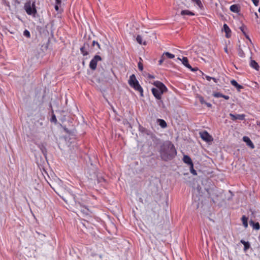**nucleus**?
<instances>
[{
    "label": "nucleus",
    "mask_w": 260,
    "mask_h": 260,
    "mask_svg": "<svg viewBox=\"0 0 260 260\" xmlns=\"http://www.w3.org/2000/svg\"><path fill=\"white\" fill-rule=\"evenodd\" d=\"M162 159L167 161L172 159L176 154V150L173 144L171 143L161 146L160 150Z\"/></svg>",
    "instance_id": "obj_1"
},
{
    "label": "nucleus",
    "mask_w": 260,
    "mask_h": 260,
    "mask_svg": "<svg viewBox=\"0 0 260 260\" xmlns=\"http://www.w3.org/2000/svg\"><path fill=\"white\" fill-rule=\"evenodd\" d=\"M154 85L156 86V88H152V93L156 99L160 100L162 94L166 92L168 89L162 82L159 81L155 82Z\"/></svg>",
    "instance_id": "obj_2"
},
{
    "label": "nucleus",
    "mask_w": 260,
    "mask_h": 260,
    "mask_svg": "<svg viewBox=\"0 0 260 260\" xmlns=\"http://www.w3.org/2000/svg\"><path fill=\"white\" fill-rule=\"evenodd\" d=\"M129 85L133 87L135 90L139 91L141 96H143V90L142 87L139 84L138 81L137 80L136 76L134 74L132 75L129 79L128 80Z\"/></svg>",
    "instance_id": "obj_3"
},
{
    "label": "nucleus",
    "mask_w": 260,
    "mask_h": 260,
    "mask_svg": "<svg viewBox=\"0 0 260 260\" xmlns=\"http://www.w3.org/2000/svg\"><path fill=\"white\" fill-rule=\"evenodd\" d=\"M24 9L28 15L34 16L37 13V10L34 3L32 4L30 2L26 3L24 5Z\"/></svg>",
    "instance_id": "obj_4"
},
{
    "label": "nucleus",
    "mask_w": 260,
    "mask_h": 260,
    "mask_svg": "<svg viewBox=\"0 0 260 260\" xmlns=\"http://www.w3.org/2000/svg\"><path fill=\"white\" fill-rule=\"evenodd\" d=\"M101 60L102 57L98 55H95L89 63V68L92 70H95L96 69L98 62Z\"/></svg>",
    "instance_id": "obj_5"
},
{
    "label": "nucleus",
    "mask_w": 260,
    "mask_h": 260,
    "mask_svg": "<svg viewBox=\"0 0 260 260\" xmlns=\"http://www.w3.org/2000/svg\"><path fill=\"white\" fill-rule=\"evenodd\" d=\"M200 134L201 138L207 142H210L213 140L212 136L206 131L201 132Z\"/></svg>",
    "instance_id": "obj_6"
},
{
    "label": "nucleus",
    "mask_w": 260,
    "mask_h": 260,
    "mask_svg": "<svg viewBox=\"0 0 260 260\" xmlns=\"http://www.w3.org/2000/svg\"><path fill=\"white\" fill-rule=\"evenodd\" d=\"M178 59L181 60L182 64L187 68L190 70L191 71H196L198 70L197 68H192L191 67V66L188 63V60L186 57H183L182 59L178 57Z\"/></svg>",
    "instance_id": "obj_7"
},
{
    "label": "nucleus",
    "mask_w": 260,
    "mask_h": 260,
    "mask_svg": "<svg viewBox=\"0 0 260 260\" xmlns=\"http://www.w3.org/2000/svg\"><path fill=\"white\" fill-rule=\"evenodd\" d=\"M222 31H224L225 33V37L226 38H230L231 37V30L229 26L224 23L223 26Z\"/></svg>",
    "instance_id": "obj_8"
},
{
    "label": "nucleus",
    "mask_w": 260,
    "mask_h": 260,
    "mask_svg": "<svg viewBox=\"0 0 260 260\" xmlns=\"http://www.w3.org/2000/svg\"><path fill=\"white\" fill-rule=\"evenodd\" d=\"M230 116L232 120H236L237 119L243 120L245 119V115L244 114H236L230 113Z\"/></svg>",
    "instance_id": "obj_9"
},
{
    "label": "nucleus",
    "mask_w": 260,
    "mask_h": 260,
    "mask_svg": "<svg viewBox=\"0 0 260 260\" xmlns=\"http://www.w3.org/2000/svg\"><path fill=\"white\" fill-rule=\"evenodd\" d=\"M243 140L246 143L247 145L250 148H254V145L249 137L247 136H244L243 137Z\"/></svg>",
    "instance_id": "obj_10"
},
{
    "label": "nucleus",
    "mask_w": 260,
    "mask_h": 260,
    "mask_svg": "<svg viewBox=\"0 0 260 260\" xmlns=\"http://www.w3.org/2000/svg\"><path fill=\"white\" fill-rule=\"evenodd\" d=\"M75 205L76 206L77 208H78L81 212L84 213H87L88 209H87L84 206H82L79 202H76Z\"/></svg>",
    "instance_id": "obj_11"
},
{
    "label": "nucleus",
    "mask_w": 260,
    "mask_h": 260,
    "mask_svg": "<svg viewBox=\"0 0 260 260\" xmlns=\"http://www.w3.org/2000/svg\"><path fill=\"white\" fill-rule=\"evenodd\" d=\"M183 160L185 164H188L190 166V168L192 169V166H193V164L192 163L191 159L189 156L184 155Z\"/></svg>",
    "instance_id": "obj_12"
},
{
    "label": "nucleus",
    "mask_w": 260,
    "mask_h": 260,
    "mask_svg": "<svg viewBox=\"0 0 260 260\" xmlns=\"http://www.w3.org/2000/svg\"><path fill=\"white\" fill-rule=\"evenodd\" d=\"M250 66L256 70V71H258L259 69V66L258 63L254 60H251L250 62Z\"/></svg>",
    "instance_id": "obj_13"
},
{
    "label": "nucleus",
    "mask_w": 260,
    "mask_h": 260,
    "mask_svg": "<svg viewBox=\"0 0 260 260\" xmlns=\"http://www.w3.org/2000/svg\"><path fill=\"white\" fill-rule=\"evenodd\" d=\"M231 84L235 87L238 90L240 91V89L243 88V86L239 84L235 80H232L231 81Z\"/></svg>",
    "instance_id": "obj_14"
},
{
    "label": "nucleus",
    "mask_w": 260,
    "mask_h": 260,
    "mask_svg": "<svg viewBox=\"0 0 260 260\" xmlns=\"http://www.w3.org/2000/svg\"><path fill=\"white\" fill-rule=\"evenodd\" d=\"M249 223L250 225L252 226L254 229L256 230H259L260 225L258 222H254L253 220H250Z\"/></svg>",
    "instance_id": "obj_15"
},
{
    "label": "nucleus",
    "mask_w": 260,
    "mask_h": 260,
    "mask_svg": "<svg viewBox=\"0 0 260 260\" xmlns=\"http://www.w3.org/2000/svg\"><path fill=\"white\" fill-rule=\"evenodd\" d=\"M157 122L162 128H166L167 126L166 122L161 119H158Z\"/></svg>",
    "instance_id": "obj_16"
},
{
    "label": "nucleus",
    "mask_w": 260,
    "mask_h": 260,
    "mask_svg": "<svg viewBox=\"0 0 260 260\" xmlns=\"http://www.w3.org/2000/svg\"><path fill=\"white\" fill-rule=\"evenodd\" d=\"M241 220L244 228H247L248 227V218L246 216L243 215L242 217Z\"/></svg>",
    "instance_id": "obj_17"
},
{
    "label": "nucleus",
    "mask_w": 260,
    "mask_h": 260,
    "mask_svg": "<svg viewBox=\"0 0 260 260\" xmlns=\"http://www.w3.org/2000/svg\"><path fill=\"white\" fill-rule=\"evenodd\" d=\"M230 10L235 13H238L239 11V9L237 5H233L230 6Z\"/></svg>",
    "instance_id": "obj_18"
},
{
    "label": "nucleus",
    "mask_w": 260,
    "mask_h": 260,
    "mask_svg": "<svg viewBox=\"0 0 260 260\" xmlns=\"http://www.w3.org/2000/svg\"><path fill=\"white\" fill-rule=\"evenodd\" d=\"M166 57L167 58L172 59L175 57V55L172 53L166 52H164L162 54V58H165Z\"/></svg>",
    "instance_id": "obj_19"
},
{
    "label": "nucleus",
    "mask_w": 260,
    "mask_h": 260,
    "mask_svg": "<svg viewBox=\"0 0 260 260\" xmlns=\"http://www.w3.org/2000/svg\"><path fill=\"white\" fill-rule=\"evenodd\" d=\"M181 14L182 15H190V16L194 15V14L193 12L189 11V10H182L181 12Z\"/></svg>",
    "instance_id": "obj_20"
},
{
    "label": "nucleus",
    "mask_w": 260,
    "mask_h": 260,
    "mask_svg": "<svg viewBox=\"0 0 260 260\" xmlns=\"http://www.w3.org/2000/svg\"><path fill=\"white\" fill-rule=\"evenodd\" d=\"M239 28L241 30V31L243 32L244 35L246 37V38L249 39L248 36L247 35L246 32V31L247 30L246 27L245 25H243L241 26H240Z\"/></svg>",
    "instance_id": "obj_21"
},
{
    "label": "nucleus",
    "mask_w": 260,
    "mask_h": 260,
    "mask_svg": "<svg viewBox=\"0 0 260 260\" xmlns=\"http://www.w3.org/2000/svg\"><path fill=\"white\" fill-rule=\"evenodd\" d=\"M241 242L244 245V250H246L247 249H248L250 247V244L249 243H248V242H246L243 240H242L241 241Z\"/></svg>",
    "instance_id": "obj_22"
},
{
    "label": "nucleus",
    "mask_w": 260,
    "mask_h": 260,
    "mask_svg": "<svg viewBox=\"0 0 260 260\" xmlns=\"http://www.w3.org/2000/svg\"><path fill=\"white\" fill-rule=\"evenodd\" d=\"M80 51L83 56H86L88 54V52L86 51L85 49V45H84V46L80 48Z\"/></svg>",
    "instance_id": "obj_23"
},
{
    "label": "nucleus",
    "mask_w": 260,
    "mask_h": 260,
    "mask_svg": "<svg viewBox=\"0 0 260 260\" xmlns=\"http://www.w3.org/2000/svg\"><path fill=\"white\" fill-rule=\"evenodd\" d=\"M23 35L27 38H30V34L29 31L27 29H25L23 31Z\"/></svg>",
    "instance_id": "obj_24"
},
{
    "label": "nucleus",
    "mask_w": 260,
    "mask_h": 260,
    "mask_svg": "<svg viewBox=\"0 0 260 260\" xmlns=\"http://www.w3.org/2000/svg\"><path fill=\"white\" fill-rule=\"evenodd\" d=\"M136 40L140 44H142V37L140 35H138L136 38Z\"/></svg>",
    "instance_id": "obj_25"
},
{
    "label": "nucleus",
    "mask_w": 260,
    "mask_h": 260,
    "mask_svg": "<svg viewBox=\"0 0 260 260\" xmlns=\"http://www.w3.org/2000/svg\"><path fill=\"white\" fill-rule=\"evenodd\" d=\"M95 45L97 46L98 49H101V46L100 44L95 41H93L92 42V46H94Z\"/></svg>",
    "instance_id": "obj_26"
},
{
    "label": "nucleus",
    "mask_w": 260,
    "mask_h": 260,
    "mask_svg": "<svg viewBox=\"0 0 260 260\" xmlns=\"http://www.w3.org/2000/svg\"><path fill=\"white\" fill-rule=\"evenodd\" d=\"M192 2L196 3V4L199 7H202V4L200 0H191Z\"/></svg>",
    "instance_id": "obj_27"
},
{
    "label": "nucleus",
    "mask_w": 260,
    "mask_h": 260,
    "mask_svg": "<svg viewBox=\"0 0 260 260\" xmlns=\"http://www.w3.org/2000/svg\"><path fill=\"white\" fill-rule=\"evenodd\" d=\"M223 94L220 92H216L213 94V96L215 98H222Z\"/></svg>",
    "instance_id": "obj_28"
},
{
    "label": "nucleus",
    "mask_w": 260,
    "mask_h": 260,
    "mask_svg": "<svg viewBox=\"0 0 260 260\" xmlns=\"http://www.w3.org/2000/svg\"><path fill=\"white\" fill-rule=\"evenodd\" d=\"M138 66L139 70L142 71L143 70V63L141 61L138 62Z\"/></svg>",
    "instance_id": "obj_29"
},
{
    "label": "nucleus",
    "mask_w": 260,
    "mask_h": 260,
    "mask_svg": "<svg viewBox=\"0 0 260 260\" xmlns=\"http://www.w3.org/2000/svg\"><path fill=\"white\" fill-rule=\"evenodd\" d=\"M199 99L200 102L202 104H205V103H206V102L204 100V98L202 96H199Z\"/></svg>",
    "instance_id": "obj_30"
},
{
    "label": "nucleus",
    "mask_w": 260,
    "mask_h": 260,
    "mask_svg": "<svg viewBox=\"0 0 260 260\" xmlns=\"http://www.w3.org/2000/svg\"><path fill=\"white\" fill-rule=\"evenodd\" d=\"M190 172L191 173L193 174V175H197V172L196 171V170H194L193 169V166H192V169H191V168H190Z\"/></svg>",
    "instance_id": "obj_31"
},
{
    "label": "nucleus",
    "mask_w": 260,
    "mask_h": 260,
    "mask_svg": "<svg viewBox=\"0 0 260 260\" xmlns=\"http://www.w3.org/2000/svg\"><path fill=\"white\" fill-rule=\"evenodd\" d=\"M252 1L255 6H258L259 0H252Z\"/></svg>",
    "instance_id": "obj_32"
},
{
    "label": "nucleus",
    "mask_w": 260,
    "mask_h": 260,
    "mask_svg": "<svg viewBox=\"0 0 260 260\" xmlns=\"http://www.w3.org/2000/svg\"><path fill=\"white\" fill-rule=\"evenodd\" d=\"M239 55L241 57H244V53L242 51H241L239 52Z\"/></svg>",
    "instance_id": "obj_33"
},
{
    "label": "nucleus",
    "mask_w": 260,
    "mask_h": 260,
    "mask_svg": "<svg viewBox=\"0 0 260 260\" xmlns=\"http://www.w3.org/2000/svg\"><path fill=\"white\" fill-rule=\"evenodd\" d=\"M61 2L60 0H55V5L61 6Z\"/></svg>",
    "instance_id": "obj_34"
},
{
    "label": "nucleus",
    "mask_w": 260,
    "mask_h": 260,
    "mask_svg": "<svg viewBox=\"0 0 260 260\" xmlns=\"http://www.w3.org/2000/svg\"><path fill=\"white\" fill-rule=\"evenodd\" d=\"M205 78H206V79L208 81H211V80H212V77H210V76H208V75H206V76H205Z\"/></svg>",
    "instance_id": "obj_35"
},
{
    "label": "nucleus",
    "mask_w": 260,
    "mask_h": 260,
    "mask_svg": "<svg viewBox=\"0 0 260 260\" xmlns=\"http://www.w3.org/2000/svg\"><path fill=\"white\" fill-rule=\"evenodd\" d=\"M165 59V58H162V56L161 59L158 61L159 64H161Z\"/></svg>",
    "instance_id": "obj_36"
},
{
    "label": "nucleus",
    "mask_w": 260,
    "mask_h": 260,
    "mask_svg": "<svg viewBox=\"0 0 260 260\" xmlns=\"http://www.w3.org/2000/svg\"><path fill=\"white\" fill-rule=\"evenodd\" d=\"M222 98H224V99L228 100L230 99V96H228V95H224L223 94L222 95Z\"/></svg>",
    "instance_id": "obj_37"
},
{
    "label": "nucleus",
    "mask_w": 260,
    "mask_h": 260,
    "mask_svg": "<svg viewBox=\"0 0 260 260\" xmlns=\"http://www.w3.org/2000/svg\"><path fill=\"white\" fill-rule=\"evenodd\" d=\"M205 104L209 108H211L212 107V104L206 102Z\"/></svg>",
    "instance_id": "obj_38"
},
{
    "label": "nucleus",
    "mask_w": 260,
    "mask_h": 260,
    "mask_svg": "<svg viewBox=\"0 0 260 260\" xmlns=\"http://www.w3.org/2000/svg\"><path fill=\"white\" fill-rule=\"evenodd\" d=\"M59 7H60V6H59V5H55V10L57 11H59Z\"/></svg>",
    "instance_id": "obj_39"
},
{
    "label": "nucleus",
    "mask_w": 260,
    "mask_h": 260,
    "mask_svg": "<svg viewBox=\"0 0 260 260\" xmlns=\"http://www.w3.org/2000/svg\"><path fill=\"white\" fill-rule=\"evenodd\" d=\"M212 80H213V81L215 83H217V82H218V79H216V78H213V77H212Z\"/></svg>",
    "instance_id": "obj_40"
},
{
    "label": "nucleus",
    "mask_w": 260,
    "mask_h": 260,
    "mask_svg": "<svg viewBox=\"0 0 260 260\" xmlns=\"http://www.w3.org/2000/svg\"><path fill=\"white\" fill-rule=\"evenodd\" d=\"M148 78H150V79H153L154 78V77L153 75H148Z\"/></svg>",
    "instance_id": "obj_41"
},
{
    "label": "nucleus",
    "mask_w": 260,
    "mask_h": 260,
    "mask_svg": "<svg viewBox=\"0 0 260 260\" xmlns=\"http://www.w3.org/2000/svg\"><path fill=\"white\" fill-rule=\"evenodd\" d=\"M52 120H55V121H56V120H57L55 116H53L52 117Z\"/></svg>",
    "instance_id": "obj_42"
},
{
    "label": "nucleus",
    "mask_w": 260,
    "mask_h": 260,
    "mask_svg": "<svg viewBox=\"0 0 260 260\" xmlns=\"http://www.w3.org/2000/svg\"><path fill=\"white\" fill-rule=\"evenodd\" d=\"M255 15L256 18H257L258 17V15H257V13H255Z\"/></svg>",
    "instance_id": "obj_43"
},
{
    "label": "nucleus",
    "mask_w": 260,
    "mask_h": 260,
    "mask_svg": "<svg viewBox=\"0 0 260 260\" xmlns=\"http://www.w3.org/2000/svg\"><path fill=\"white\" fill-rule=\"evenodd\" d=\"M225 51L226 52H228V49H227V48H225Z\"/></svg>",
    "instance_id": "obj_44"
},
{
    "label": "nucleus",
    "mask_w": 260,
    "mask_h": 260,
    "mask_svg": "<svg viewBox=\"0 0 260 260\" xmlns=\"http://www.w3.org/2000/svg\"><path fill=\"white\" fill-rule=\"evenodd\" d=\"M258 12L260 13V8L258 9Z\"/></svg>",
    "instance_id": "obj_45"
},
{
    "label": "nucleus",
    "mask_w": 260,
    "mask_h": 260,
    "mask_svg": "<svg viewBox=\"0 0 260 260\" xmlns=\"http://www.w3.org/2000/svg\"><path fill=\"white\" fill-rule=\"evenodd\" d=\"M143 44L144 45H146L145 42H144Z\"/></svg>",
    "instance_id": "obj_46"
},
{
    "label": "nucleus",
    "mask_w": 260,
    "mask_h": 260,
    "mask_svg": "<svg viewBox=\"0 0 260 260\" xmlns=\"http://www.w3.org/2000/svg\"><path fill=\"white\" fill-rule=\"evenodd\" d=\"M259 125H260V123H259Z\"/></svg>",
    "instance_id": "obj_47"
}]
</instances>
